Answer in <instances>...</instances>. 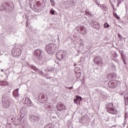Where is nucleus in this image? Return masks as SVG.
<instances>
[{"mask_svg":"<svg viewBox=\"0 0 128 128\" xmlns=\"http://www.w3.org/2000/svg\"><path fill=\"white\" fill-rule=\"evenodd\" d=\"M106 110L108 112L109 114H116L118 112V110H116V106H114L113 103H108L106 106Z\"/></svg>","mask_w":128,"mask_h":128,"instance_id":"f257e3e1","label":"nucleus"},{"mask_svg":"<svg viewBox=\"0 0 128 128\" xmlns=\"http://www.w3.org/2000/svg\"><path fill=\"white\" fill-rule=\"evenodd\" d=\"M47 52L49 54H52L56 52V48H54V44H50L46 46Z\"/></svg>","mask_w":128,"mask_h":128,"instance_id":"f03ea898","label":"nucleus"},{"mask_svg":"<svg viewBox=\"0 0 128 128\" xmlns=\"http://www.w3.org/2000/svg\"><path fill=\"white\" fill-rule=\"evenodd\" d=\"M12 55L14 58H18L22 56V50L18 48L16 50H12Z\"/></svg>","mask_w":128,"mask_h":128,"instance_id":"7ed1b4c3","label":"nucleus"},{"mask_svg":"<svg viewBox=\"0 0 128 128\" xmlns=\"http://www.w3.org/2000/svg\"><path fill=\"white\" fill-rule=\"evenodd\" d=\"M12 102V100L10 99H6L2 102V104L4 108H8Z\"/></svg>","mask_w":128,"mask_h":128,"instance_id":"20e7f679","label":"nucleus"},{"mask_svg":"<svg viewBox=\"0 0 128 128\" xmlns=\"http://www.w3.org/2000/svg\"><path fill=\"white\" fill-rule=\"evenodd\" d=\"M76 28L78 32H80L81 34H86V29L84 26H78Z\"/></svg>","mask_w":128,"mask_h":128,"instance_id":"39448f33","label":"nucleus"},{"mask_svg":"<svg viewBox=\"0 0 128 128\" xmlns=\"http://www.w3.org/2000/svg\"><path fill=\"white\" fill-rule=\"evenodd\" d=\"M94 62L97 64H102V59L98 56H96L94 58Z\"/></svg>","mask_w":128,"mask_h":128,"instance_id":"423d86ee","label":"nucleus"},{"mask_svg":"<svg viewBox=\"0 0 128 128\" xmlns=\"http://www.w3.org/2000/svg\"><path fill=\"white\" fill-rule=\"evenodd\" d=\"M57 110H59V112H62V110H66V106L62 104H60L56 106Z\"/></svg>","mask_w":128,"mask_h":128,"instance_id":"0eeeda50","label":"nucleus"},{"mask_svg":"<svg viewBox=\"0 0 128 128\" xmlns=\"http://www.w3.org/2000/svg\"><path fill=\"white\" fill-rule=\"evenodd\" d=\"M7 8H8V4L6 2H3L0 6V10H1V12H4V10Z\"/></svg>","mask_w":128,"mask_h":128,"instance_id":"6e6552de","label":"nucleus"},{"mask_svg":"<svg viewBox=\"0 0 128 128\" xmlns=\"http://www.w3.org/2000/svg\"><path fill=\"white\" fill-rule=\"evenodd\" d=\"M109 88H116L118 86V82L116 81L109 82L108 84Z\"/></svg>","mask_w":128,"mask_h":128,"instance_id":"1a4fd4ad","label":"nucleus"},{"mask_svg":"<svg viewBox=\"0 0 128 128\" xmlns=\"http://www.w3.org/2000/svg\"><path fill=\"white\" fill-rule=\"evenodd\" d=\"M80 102H82V97L76 96V99L74 100V104H76L80 106Z\"/></svg>","mask_w":128,"mask_h":128,"instance_id":"9d476101","label":"nucleus"},{"mask_svg":"<svg viewBox=\"0 0 128 128\" xmlns=\"http://www.w3.org/2000/svg\"><path fill=\"white\" fill-rule=\"evenodd\" d=\"M74 72L76 76H78H78H82V72H80V67H76L74 68Z\"/></svg>","mask_w":128,"mask_h":128,"instance_id":"9b49d317","label":"nucleus"},{"mask_svg":"<svg viewBox=\"0 0 128 128\" xmlns=\"http://www.w3.org/2000/svg\"><path fill=\"white\" fill-rule=\"evenodd\" d=\"M92 26L94 28H100V24L95 20L92 22Z\"/></svg>","mask_w":128,"mask_h":128,"instance_id":"f8f14e48","label":"nucleus"},{"mask_svg":"<svg viewBox=\"0 0 128 128\" xmlns=\"http://www.w3.org/2000/svg\"><path fill=\"white\" fill-rule=\"evenodd\" d=\"M24 104H27L28 106H30L32 104V100L28 98H26L24 102Z\"/></svg>","mask_w":128,"mask_h":128,"instance_id":"ddd939ff","label":"nucleus"},{"mask_svg":"<svg viewBox=\"0 0 128 128\" xmlns=\"http://www.w3.org/2000/svg\"><path fill=\"white\" fill-rule=\"evenodd\" d=\"M42 50L40 49H38L34 50V54L36 56H40V54H42Z\"/></svg>","mask_w":128,"mask_h":128,"instance_id":"4468645a","label":"nucleus"},{"mask_svg":"<svg viewBox=\"0 0 128 128\" xmlns=\"http://www.w3.org/2000/svg\"><path fill=\"white\" fill-rule=\"evenodd\" d=\"M114 77H116V74L114 73H111L108 75L107 78L108 80H112L114 79Z\"/></svg>","mask_w":128,"mask_h":128,"instance_id":"2eb2a0df","label":"nucleus"},{"mask_svg":"<svg viewBox=\"0 0 128 128\" xmlns=\"http://www.w3.org/2000/svg\"><path fill=\"white\" fill-rule=\"evenodd\" d=\"M13 96L15 98L18 96V88L16 89L13 92Z\"/></svg>","mask_w":128,"mask_h":128,"instance_id":"dca6fc26","label":"nucleus"},{"mask_svg":"<svg viewBox=\"0 0 128 128\" xmlns=\"http://www.w3.org/2000/svg\"><path fill=\"white\" fill-rule=\"evenodd\" d=\"M1 85L4 86H8V82L7 81H1L0 82Z\"/></svg>","mask_w":128,"mask_h":128,"instance_id":"f3484780","label":"nucleus"},{"mask_svg":"<svg viewBox=\"0 0 128 128\" xmlns=\"http://www.w3.org/2000/svg\"><path fill=\"white\" fill-rule=\"evenodd\" d=\"M113 16L116 18V20H120V18L118 16V14H116V12H113Z\"/></svg>","mask_w":128,"mask_h":128,"instance_id":"a211bd4d","label":"nucleus"},{"mask_svg":"<svg viewBox=\"0 0 128 128\" xmlns=\"http://www.w3.org/2000/svg\"><path fill=\"white\" fill-rule=\"evenodd\" d=\"M30 68H32V70H34L38 71V68L36 67V66L30 65Z\"/></svg>","mask_w":128,"mask_h":128,"instance_id":"6ab92c4d","label":"nucleus"},{"mask_svg":"<svg viewBox=\"0 0 128 128\" xmlns=\"http://www.w3.org/2000/svg\"><path fill=\"white\" fill-rule=\"evenodd\" d=\"M124 100H125V102L128 104V94H125Z\"/></svg>","mask_w":128,"mask_h":128,"instance_id":"aec40b11","label":"nucleus"},{"mask_svg":"<svg viewBox=\"0 0 128 128\" xmlns=\"http://www.w3.org/2000/svg\"><path fill=\"white\" fill-rule=\"evenodd\" d=\"M104 28H110V25L108 23H105L104 24Z\"/></svg>","mask_w":128,"mask_h":128,"instance_id":"412c9836","label":"nucleus"},{"mask_svg":"<svg viewBox=\"0 0 128 128\" xmlns=\"http://www.w3.org/2000/svg\"><path fill=\"white\" fill-rule=\"evenodd\" d=\"M100 8H103L104 10L106 8V7L104 4L100 5Z\"/></svg>","mask_w":128,"mask_h":128,"instance_id":"4be33fe9","label":"nucleus"},{"mask_svg":"<svg viewBox=\"0 0 128 128\" xmlns=\"http://www.w3.org/2000/svg\"><path fill=\"white\" fill-rule=\"evenodd\" d=\"M50 14H54V10H50Z\"/></svg>","mask_w":128,"mask_h":128,"instance_id":"5701e85b","label":"nucleus"},{"mask_svg":"<svg viewBox=\"0 0 128 128\" xmlns=\"http://www.w3.org/2000/svg\"><path fill=\"white\" fill-rule=\"evenodd\" d=\"M48 110H50V108H52V106H48Z\"/></svg>","mask_w":128,"mask_h":128,"instance_id":"b1692460","label":"nucleus"},{"mask_svg":"<svg viewBox=\"0 0 128 128\" xmlns=\"http://www.w3.org/2000/svg\"><path fill=\"white\" fill-rule=\"evenodd\" d=\"M68 88L69 90H72V86L68 87Z\"/></svg>","mask_w":128,"mask_h":128,"instance_id":"393cba45","label":"nucleus"},{"mask_svg":"<svg viewBox=\"0 0 128 128\" xmlns=\"http://www.w3.org/2000/svg\"><path fill=\"white\" fill-rule=\"evenodd\" d=\"M76 78H80V76H78H78H76Z\"/></svg>","mask_w":128,"mask_h":128,"instance_id":"a878e982","label":"nucleus"},{"mask_svg":"<svg viewBox=\"0 0 128 128\" xmlns=\"http://www.w3.org/2000/svg\"><path fill=\"white\" fill-rule=\"evenodd\" d=\"M76 66V64L75 63V64H74V66Z\"/></svg>","mask_w":128,"mask_h":128,"instance_id":"bb28decb","label":"nucleus"},{"mask_svg":"<svg viewBox=\"0 0 128 128\" xmlns=\"http://www.w3.org/2000/svg\"><path fill=\"white\" fill-rule=\"evenodd\" d=\"M51 2H54V0H50Z\"/></svg>","mask_w":128,"mask_h":128,"instance_id":"cd10ccee","label":"nucleus"},{"mask_svg":"<svg viewBox=\"0 0 128 128\" xmlns=\"http://www.w3.org/2000/svg\"><path fill=\"white\" fill-rule=\"evenodd\" d=\"M1 71H2V72H4V70H2Z\"/></svg>","mask_w":128,"mask_h":128,"instance_id":"c85d7f7f","label":"nucleus"},{"mask_svg":"<svg viewBox=\"0 0 128 128\" xmlns=\"http://www.w3.org/2000/svg\"><path fill=\"white\" fill-rule=\"evenodd\" d=\"M26 26H28V22H26Z\"/></svg>","mask_w":128,"mask_h":128,"instance_id":"c756f323","label":"nucleus"},{"mask_svg":"<svg viewBox=\"0 0 128 128\" xmlns=\"http://www.w3.org/2000/svg\"><path fill=\"white\" fill-rule=\"evenodd\" d=\"M77 102H78V100H77Z\"/></svg>","mask_w":128,"mask_h":128,"instance_id":"7c9ffc66","label":"nucleus"},{"mask_svg":"<svg viewBox=\"0 0 128 128\" xmlns=\"http://www.w3.org/2000/svg\"><path fill=\"white\" fill-rule=\"evenodd\" d=\"M118 36H120V34H118Z\"/></svg>","mask_w":128,"mask_h":128,"instance_id":"2f4dec72","label":"nucleus"},{"mask_svg":"<svg viewBox=\"0 0 128 128\" xmlns=\"http://www.w3.org/2000/svg\"><path fill=\"white\" fill-rule=\"evenodd\" d=\"M61 56H62V54H61Z\"/></svg>","mask_w":128,"mask_h":128,"instance_id":"473e14b6","label":"nucleus"}]
</instances>
